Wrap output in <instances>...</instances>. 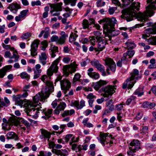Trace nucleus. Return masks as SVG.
<instances>
[{"label":"nucleus","mask_w":156,"mask_h":156,"mask_svg":"<svg viewBox=\"0 0 156 156\" xmlns=\"http://www.w3.org/2000/svg\"><path fill=\"white\" fill-rule=\"evenodd\" d=\"M41 79L45 83L47 87L43 88L41 92L38 93L33 98V102H29L27 107L28 115L34 119L38 117L39 112L41 111L38 107L35 108L37 107L39 101L44 102L45 100L49 97L50 93L54 90L53 83L48 80V76L43 75L41 77Z\"/></svg>","instance_id":"nucleus-1"},{"label":"nucleus","mask_w":156,"mask_h":156,"mask_svg":"<svg viewBox=\"0 0 156 156\" xmlns=\"http://www.w3.org/2000/svg\"><path fill=\"white\" fill-rule=\"evenodd\" d=\"M148 3H151L146 8V10L143 13H140L138 16V20L145 22L148 16L151 17L154 14L153 10L156 9V0H147Z\"/></svg>","instance_id":"nucleus-2"},{"label":"nucleus","mask_w":156,"mask_h":156,"mask_svg":"<svg viewBox=\"0 0 156 156\" xmlns=\"http://www.w3.org/2000/svg\"><path fill=\"white\" fill-rule=\"evenodd\" d=\"M140 3L139 2H133L130 6L129 9L123 10L122 11V14L121 18L126 19L127 21L129 22L133 20V17L135 15L134 10L135 9L138 10L139 9Z\"/></svg>","instance_id":"nucleus-3"},{"label":"nucleus","mask_w":156,"mask_h":156,"mask_svg":"<svg viewBox=\"0 0 156 156\" xmlns=\"http://www.w3.org/2000/svg\"><path fill=\"white\" fill-rule=\"evenodd\" d=\"M139 73V71L137 69H134L133 72L131 73L130 77L127 79L123 83L122 88L125 89L127 87H128V88L129 89L132 88L136 82V81L134 80L138 79H140L141 77V76H138Z\"/></svg>","instance_id":"nucleus-4"},{"label":"nucleus","mask_w":156,"mask_h":156,"mask_svg":"<svg viewBox=\"0 0 156 156\" xmlns=\"http://www.w3.org/2000/svg\"><path fill=\"white\" fill-rule=\"evenodd\" d=\"M99 23L101 24L104 23V32H107L109 30L112 29L114 28L115 24H116L117 21L114 17L111 19L104 18L101 20L99 21Z\"/></svg>","instance_id":"nucleus-5"},{"label":"nucleus","mask_w":156,"mask_h":156,"mask_svg":"<svg viewBox=\"0 0 156 156\" xmlns=\"http://www.w3.org/2000/svg\"><path fill=\"white\" fill-rule=\"evenodd\" d=\"M109 133H101L99 135L101 143L103 146L106 145V147H109L113 144L114 139L112 138V136Z\"/></svg>","instance_id":"nucleus-6"},{"label":"nucleus","mask_w":156,"mask_h":156,"mask_svg":"<svg viewBox=\"0 0 156 156\" xmlns=\"http://www.w3.org/2000/svg\"><path fill=\"white\" fill-rule=\"evenodd\" d=\"M41 133L45 138L48 139L47 141L48 142V145L49 148L54 149L55 147L56 149H59L61 148L62 147V144H58L55 143L54 141H50L49 140V138H50L51 134L47 131L41 129Z\"/></svg>","instance_id":"nucleus-7"},{"label":"nucleus","mask_w":156,"mask_h":156,"mask_svg":"<svg viewBox=\"0 0 156 156\" xmlns=\"http://www.w3.org/2000/svg\"><path fill=\"white\" fill-rule=\"evenodd\" d=\"M60 34L61 36L59 37L55 35L52 36L51 38V41L52 42H55L57 44L60 45L64 44L65 42L66 38L68 36L64 31H62Z\"/></svg>","instance_id":"nucleus-8"},{"label":"nucleus","mask_w":156,"mask_h":156,"mask_svg":"<svg viewBox=\"0 0 156 156\" xmlns=\"http://www.w3.org/2000/svg\"><path fill=\"white\" fill-rule=\"evenodd\" d=\"M16 116L10 117L9 122L7 123H3L2 124V129L5 131L10 129L11 126L14 125L17 126L19 124V122L17 119H19Z\"/></svg>","instance_id":"nucleus-9"},{"label":"nucleus","mask_w":156,"mask_h":156,"mask_svg":"<svg viewBox=\"0 0 156 156\" xmlns=\"http://www.w3.org/2000/svg\"><path fill=\"white\" fill-rule=\"evenodd\" d=\"M102 89L104 92V93L102 94L103 96L105 98H108L109 96H112L115 92L116 86L108 85L102 88Z\"/></svg>","instance_id":"nucleus-10"},{"label":"nucleus","mask_w":156,"mask_h":156,"mask_svg":"<svg viewBox=\"0 0 156 156\" xmlns=\"http://www.w3.org/2000/svg\"><path fill=\"white\" fill-rule=\"evenodd\" d=\"M105 61L106 65L108 66L106 72L108 74H110L109 72V70L113 72H115L116 69V66L113 60L111 58H105Z\"/></svg>","instance_id":"nucleus-11"},{"label":"nucleus","mask_w":156,"mask_h":156,"mask_svg":"<svg viewBox=\"0 0 156 156\" xmlns=\"http://www.w3.org/2000/svg\"><path fill=\"white\" fill-rule=\"evenodd\" d=\"M106 36V39L111 40L112 37H114L118 35L119 34V31L118 30H115L114 27L112 29L109 30L107 32H104Z\"/></svg>","instance_id":"nucleus-12"},{"label":"nucleus","mask_w":156,"mask_h":156,"mask_svg":"<svg viewBox=\"0 0 156 156\" xmlns=\"http://www.w3.org/2000/svg\"><path fill=\"white\" fill-rule=\"evenodd\" d=\"M140 148V144L137 140H133L130 144L129 149L132 151L133 152H135Z\"/></svg>","instance_id":"nucleus-13"},{"label":"nucleus","mask_w":156,"mask_h":156,"mask_svg":"<svg viewBox=\"0 0 156 156\" xmlns=\"http://www.w3.org/2000/svg\"><path fill=\"white\" fill-rule=\"evenodd\" d=\"M61 87L62 90L64 91L65 93L71 87V83L67 79H63L60 81Z\"/></svg>","instance_id":"nucleus-14"},{"label":"nucleus","mask_w":156,"mask_h":156,"mask_svg":"<svg viewBox=\"0 0 156 156\" xmlns=\"http://www.w3.org/2000/svg\"><path fill=\"white\" fill-rule=\"evenodd\" d=\"M108 82L105 80H100L96 82H93L91 86L96 90H98L102 86L106 85Z\"/></svg>","instance_id":"nucleus-15"},{"label":"nucleus","mask_w":156,"mask_h":156,"mask_svg":"<svg viewBox=\"0 0 156 156\" xmlns=\"http://www.w3.org/2000/svg\"><path fill=\"white\" fill-rule=\"evenodd\" d=\"M7 8L12 12L16 13L18 11V9L21 8V6L17 3L13 2L10 4Z\"/></svg>","instance_id":"nucleus-16"},{"label":"nucleus","mask_w":156,"mask_h":156,"mask_svg":"<svg viewBox=\"0 0 156 156\" xmlns=\"http://www.w3.org/2000/svg\"><path fill=\"white\" fill-rule=\"evenodd\" d=\"M106 36L105 37L101 38L100 40H99L98 43V48L99 49L100 51L103 50L105 48V45L107 44V42L108 39H106Z\"/></svg>","instance_id":"nucleus-17"},{"label":"nucleus","mask_w":156,"mask_h":156,"mask_svg":"<svg viewBox=\"0 0 156 156\" xmlns=\"http://www.w3.org/2000/svg\"><path fill=\"white\" fill-rule=\"evenodd\" d=\"M66 107V104L65 102L60 101L56 109L54 110L55 113L56 114L58 115L60 112L61 111L63 110Z\"/></svg>","instance_id":"nucleus-18"},{"label":"nucleus","mask_w":156,"mask_h":156,"mask_svg":"<svg viewBox=\"0 0 156 156\" xmlns=\"http://www.w3.org/2000/svg\"><path fill=\"white\" fill-rule=\"evenodd\" d=\"M41 68V66L40 64H37L36 65L35 68L34 69V79H37L40 76V74L42 71Z\"/></svg>","instance_id":"nucleus-19"},{"label":"nucleus","mask_w":156,"mask_h":156,"mask_svg":"<svg viewBox=\"0 0 156 156\" xmlns=\"http://www.w3.org/2000/svg\"><path fill=\"white\" fill-rule=\"evenodd\" d=\"M51 151L55 154L61 156H67L68 154V151L65 149H62V151L58 149H52Z\"/></svg>","instance_id":"nucleus-20"},{"label":"nucleus","mask_w":156,"mask_h":156,"mask_svg":"<svg viewBox=\"0 0 156 156\" xmlns=\"http://www.w3.org/2000/svg\"><path fill=\"white\" fill-rule=\"evenodd\" d=\"M60 60V57H59L52 63L50 67V68H51V69H52L54 70V73H56L58 71V67L57 66V65L59 63Z\"/></svg>","instance_id":"nucleus-21"},{"label":"nucleus","mask_w":156,"mask_h":156,"mask_svg":"<svg viewBox=\"0 0 156 156\" xmlns=\"http://www.w3.org/2000/svg\"><path fill=\"white\" fill-rule=\"evenodd\" d=\"M12 67L11 65H8L0 69V78H2L6 75L7 71Z\"/></svg>","instance_id":"nucleus-22"},{"label":"nucleus","mask_w":156,"mask_h":156,"mask_svg":"<svg viewBox=\"0 0 156 156\" xmlns=\"http://www.w3.org/2000/svg\"><path fill=\"white\" fill-rule=\"evenodd\" d=\"M39 60L40 62L43 66L45 65L47 63V55L44 52H42L39 55Z\"/></svg>","instance_id":"nucleus-23"},{"label":"nucleus","mask_w":156,"mask_h":156,"mask_svg":"<svg viewBox=\"0 0 156 156\" xmlns=\"http://www.w3.org/2000/svg\"><path fill=\"white\" fill-rule=\"evenodd\" d=\"M7 139H14L15 140H19L17 135L13 132H10L6 134Z\"/></svg>","instance_id":"nucleus-24"},{"label":"nucleus","mask_w":156,"mask_h":156,"mask_svg":"<svg viewBox=\"0 0 156 156\" xmlns=\"http://www.w3.org/2000/svg\"><path fill=\"white\" fill-rule=\"evenodd\" d=\"M125 46L126 48L129 49H131L135 48L136 47V45L133 41L131 40H128L125 43Z\"/></svg>","instance_id":"nucleus-25"},{"label":"nucleus","mask_w":156,"mask_h":156,"mask_svg":"<svg viewBox=\"0 0 156 156\" xmlns=\"http://www.w3.org/2000/svg\"><path fill=\"white\" fill-rule=\"evenodd\" d=\"M62 3H59L53 5L51 8V10L59 12L62 10Z\"/></svg>","instance_id":"nucleus-26"},{"label":"nucleus","mask_w":156,"mask_h":156,"mask_svg":"<svg viewBox=\"0 0 156 156\" xmlns=\"http://www.w3.org/2000/svg\"><path fill=\"white\" fill-rule=\"evenodd\" d=\"M78 65L76 64L75 62H73L72 63L69 65L70 66V73H74L76 70V69L77 68Z\"/></svg>","instance_id":"nucleus-27"},{"label":"nucleus","mask_w":156,"mask_h":156,"mask_svg":"<svg viewBox=\"0 0 156 156\" xmlns=\"http://www.w3.org/2000/svg\"><path fill=\"white\" fill-rule=\"evenodd\" d=\"M58 47L54 46L52 45L50 49L51 50V55L52 58H54L56 55L55 53L58 52Z\"/></svg>","instance_id":"nucleus-28"},{"label":"nucleus","mask_w":156,"mask_h":156,"mask_svg":"<svg viewBox=\"0 0 156 156\" xmlns=\"http://www.w3.org/2000/svg\"><path fill=\"white\" fill-rule=\"evenodd\" d=\"M143 88L140 87L136 90L134 93V94L137 95L138 96L140 97L144 94Z\"/></svg>","instance_id":"nucleus-29"},{"label":"nucleus","mask_w":156,"mask_h":156,"mask_svg":"<svg viewBox=\"0 0 156 156\" xmlns=\"http://www.w3.org/2000/svg\"><path fill=\"white\" fill-rule=\"evenodd\" d=\"M75 111L73 109H71L70 110H66L62 114V116L64 117L68 115H71L75 113Z\"/></svg>","instance_id":"nucleus-30"},{"label":"nucleus","mask_w":156,"mask_h":156,"mask_svg":"<svg viewBox=\"0 0 156 156\" xmlns=\"http://www.w3.org/2000/svg\"><path fill=\"white\" fill-rule=\"evenodd\" d=\"M46 110V109H43L42 112H43L47 117H50L51 115L53 110L52 109H48L47 111Z\"/></svg>","instance_id":"nucleus-31"},{"label":"nucleus","mask_w":156,"mask_h":156,"mask_svg":"<svg viewBox=\"0 0 156 156\" xmlns=\"http://www.w3.org/2000/svg\"><path fill=\"white\" fill-rule=\"evenodd\" d=\"M78 35L76 34V31L72 32L69 37V41L72 42L75 41Z\"/></svg>","instance_id":"nucleus-32"},{"label":"nucleus","mask_w":156,"mask_h":156,"mask_svg":"<svg viewBox=\"0 0 156 156\" xmlns=\"http://www.w3.org/2000/svg\"><path fill=\"white\" fill-rule=\"evenodd\" d=\"M83 28V29H88L89 27L90 24L88 20L86 19H84L82 23Z\"/></svg>","instance_id":"nucleus-33"},{"label":"nucleus","mask_w":156,"mask_h":156,"mask_svg":"<svg viewBox=\"0 0 156 156\" xmlns=\"http://www.w3.org/2000/svg\"><path fill=\"white\" fill-rule=\"evenodd\" d=\"M39 41L37 39L34 40L31 45V48L37 49L38 46Z\"/></svg>","instance_id":"nucleus-34"},{"label":"nucleus","mask_w":156,"mask_h":156,"mask_svg":"<svg viewBox=\"0 0 156 156\" xmlns=\"http://www.w3.org/2000/svg\"><path fill=\"white\" fill-rule=\"evenodd\" d=\"M51 155L52 153L51 152L41 151L37 156H51Z\"/></svg>","instance_id":"nucleus-35"},{"label":"nucleus","mask_w":156,"mask_h":156,"mask_svg":"<svg viewBox=\"0 0 156 156\" xmlns=\"http://www.w3.org/2000/svg\"><path fill=\"white\" fill-rule=\"evenodd\" d=\"M77 0H64L65 3L66 5L70 4L71 6L75 5Z\"/></svg>","instance_id":"nucleus-36"},{"label":"nucleus","mask_w":156,"mask_h":156,"mask_svg":"<svg viewBox=\"0 0 156 156\" xmlns=\"http://www.w3.org/2000/svg\"><path fill=\"white\" fill-rule=\"evenodd\" d=\"M22 79H25L27 80H28L30 78V76L26 73L23 72L20 75Z\"/></svg>","instance_id":"nucleus-37"},{"label":"nucleus","mask_w":156,"mask_h":156,"mask_svg":"<svg viewBox=\"0 0 156 156\" xmlns=\"http://www.w3.org/2000/svg\"><path fill=\"white\" fill-rule=\"evenodd\" d=\"M81 77V75L79 73L75 74L73 79V83H74L77 81H80V79Z\"/></svg>","instance_id":"nucleus-38"},{"label":"nucleus","mask_w":156,"mask_h":156,"mask_svg":"<svg viewBox=\"0 0 156 156\" xmlns=\"http://www.w3.org/2000/svg\"><path fill=\"white\" fill-rule=\"evenodd\" d=\"M90 78L94 80L98 79L99 77V74L98 73L94 72L89 76Z\"/></svg>","instance_id":"nucleus-39"},{"label":"nucleus","mask_w":156,"mask_h":156,"mask_svg":"<svg viewBox=\"0 0 156 156\" xmlns=\"http://www.w3.org/2000/svg\"><path fill=\"white\" fill-rule=\"evenodd\" d=\"M146 33H156V23L155 24L153 29L152 30L151 29H148L147 30L145 31Z\"/></svg>","instance_id":"nucleus-40"},{"label":"nucleus","mask_w":156,"mask_h":156,"mask_svg":"<svg viewBox=\"0 0 156 156\" xmlns=\"http://www.w3.org/2000/svg\"><path fill=\"white\" fill-rule=\"evenodd\" d=\"M63 71L65 73L69 74L70 73L69 65H66L64 66L63 69Z\"/></svg>","instance_id":"nucleus-41"},{"label":"nucleus","mask_w":156,"mask_h":156,"mask_svg":"<svg viewBox=\"0 0 156 156\" xmlns=\"http://www.w3.org/2000/svg\"><path fill=\"white\" fill-rule=\"evenodd\" d=\"M31 35V34L30 33L27 32L23 34L21 36V38L23 40L26 39L30 37Z\"/></svg>","instance_id":"nucleus-42"},{"label":"nucleus","mask_w":156,"mask_h":156,"mask_svg":"<svg viewBox=\"0 0 156 156\" xmlns=\"http://www.w3.org/2000/svg\"><path fill=\"white\" fill-rule=\"evenodd\" d=\"M99 39H97L95 36L92 37L90 38V41L91 44L93 45L95 44V43L98 41L100 40Z\"/></svg>","instance_id":"nucleus-43"},{"label":"nucleus","mask_w":156,"mask_h":156,"mask_svg":"<svg viewBox=\"0 0 156 156\" xmlns=\"http://www.w3.org/2000/svg\"><path fill=\"white\" fill-rule=\"evenodd\" d=\"M54 72V70L49 67L47 70V74L48 77H49V78H50V76H52L53 74V73Z\"/></svg>","instance_id":"nucleus-44"},{"label":"nucleus","mask_w":156,"mask_h":156,"mask_svg":"<svg viewBox=\"0 0 156 156\" xmlns=\"http://www.w3.org/2000/svg\"><path fill=\"white\" fill-rule=\"evenodd\" d=\"M123 105H125V104L123 102H122L119 104L117 105H115L116 109L118 111H120L123 108Z\"/></svg>","instance_id":"nucleus-45"},{"label":"nucleus","mask_w":156,"mask_h":156,"mask_svg":"<svg viewBox=\"0 0 156 156\" xmlns=\"http://www.w3.org/2000/svg\"><path fill=\"white\" fill-rule=\"evenodd\" d=\"M2 45L4 48L6 50L10 49V50L11 51H13L14 50V49H15L13 47H11L10 45H6L4 43H2Z\"/></svg>","instance_id":"nucleus-46"},{"label":"nucleus","mask_w":156,"mask_h":156,"mask_svg":"<svg viewBox=\"0 0 156 156\" xmlns=\"http://www.w3.org/2000/svg\"><path fill=\"white\" fill-rule=\"evenodd\" d=\"M91 63L92 65L93 66L95 67V68L97 66H98V65H99L100 63L99 62V61L96 59H94L93 61H91Z\"/></svg>","instance_id":"nucleus-47"},{"label":"nucleus","mask_w":156,"mask_h":156,"mask_svg":"<svg viewBox=\"0 0 156 156\" xmlns=\"http://www.w3.org/2000/svg\"><path fill=\"white\" fill-rule=\"evenodd\" d=\"M94 33V35L95 36V37H96L97 39H99L100 40L101 38H102V37H101V33H100L99 31H95Z\"/></svg>","instance_id":"nucleus-48"},{"label":"nucleus","mask_w":156,"mask_h":156,"mask_svg":"<svg viewBox=\"0 0 156 156\" xmlns=\"http://www.w3.org/2000/svg\"><path fill=\"white\" fill-rule=\"evenodd\" d=\"M136 98V97L135 96H132L127 100L126 101V104L127 105H129L133 100H134Z\"/></svg>","instance_id":"nucleus-49"},{"label":"nucleus","mask_w":156,"mask_h":156,"mask_svg":"<svg viewBox=\"0 0 156 156\" xmlns=\"http://www.w3.org/2000/svg\"><path fill=\"white\" fill-rule=\"evenodd\" d=\"M88 145L87 144H85L83 145L80 146L78 147V151H80L81 149H83L85 151H86L87 149Z\"/></svg>","instance_id":"nucleus-50"},{"label":"nucleus","mask_w":156,"mask_h":156,"mask_svg":"<svg viewBox=\"0 0 156 156\" xmlns=\"http://www.w3.org/2000/svg\"><path fill=\"white\" fill-rule=\"evenodd\" d=\"M73 142H71L70 143V144L72 146V148L73 150H76V152L78 151V147H77V145L76 144H73Z\"/></svg>","instance_id":"nucleus-51"},{"label":"nucleus","mask_w":156,"mask_h":156,"mask_svg":"<svg viewBox=\"0 0 156 156\" xmlns=\"http://www.w3.org/2000/svg\"><path fill=\"white\" fill-rule=\"evenodd\" d=\"M139 44L140 46L143 47L145 50L148 49L150 48V46L147 45H146L143 42L139 43Z\"/></svg>","instance_id":"nucleus-52"},{"label":"nucleus","mask_w":156,"mask_h":156,"mask_svg":"<svg viewBox=\"0 0 156 156\" xmlns=\"http://www.w3.org/2000/svg\"><path fill=\"white\" fill-rule=\"evenodd\" d=\"M148 42L150 43L152 45H156V37L153 38L148 39Z\"/></svg>","instance_id":"nucleus-53"},{"label":"nucleus","mask_w":156,"mask_h":156,"mask_svg":"<svg viewBox=\"0 0 156 156\" xmlns=\"http://www.w3.org/2000/svg\"><path fill=\"white\" fill-rule=\"evenodd\" d=\"M60 101L58 100H55L53 101L51 104L53 108H55L57 106V105H58Z\"/></svg>","instance_id":"nucleus-54"},{"label":"nucleus","mask_w":156,"mask_h":156,"mask_svg":"<svg viewBox=\"0 0 156 156\" xmlns=\"http://www.w3.org/2000/svg\"><path fill=\"white\" fill-rule=\"evenodd\" d=\"M73 135L71 134H67L66 136L64 137V139L65 141L66 142H68L70 138H72Z\"/></svg>","instance_id":"nucleus-55"},{"label":"nucleus","mask_w":156,"mask_h":156,"mask_svg":"<svg viewBox=\"0 0 156 156\" xmlns=\"http://www.w3.org/2000/svg\"><path fill=\"white\" fill-rule=\"evenodd\" d=\"M37 49L31 48V55L33 56H34L37 55Z\"/></svg>","instance_id":"nucleus-56"},{"label":"nucleus","mask_w":156,"mask_h":156,"mask_svg":"<svg viewBox=\"0 0 156 156\" xmlns=\"http://www.w3.org/2000/svg\"><path fill=\"white\" fill-rule=\"evenodd\" d=\"M128 55V51L123 54V57L122 58V60H123V63H126V57Z\"/></svg>","instance_id":"nucleus-57"},{"label":"nucleus","mask_w":156,"mask_h":156,"mask_svg":"<svg viewBox=\"0 0 156 156\" xmlns=\"http://www.w3.org/2000/svg\"><path fill=\"white\" fill-rule=\"evenodd\" d=\"M95 109L93 111V112L94 114H96L97 113V111L101 109V107L98 105H96L95 107Z\"/></svg>","instance_id":"nucleus-58"},{"label":"nucleus","mask_w":156,"mask_h":156,"mask_svg":"<svg viewBox=\"0 0 156 156\" xmlns=\"http://www.w3.org/2000/svg\"><path fill=\"white\" fill-rule=\"evenodd\" d=\"M41 5V2L39 0L31 2V5L32 6L35 5Z\"/></svg>","instance_id":"nucleus-59"},{"label":"nucleus","mask_w":156,"mask_h":156,"mask_svg":"<svg viewBox=\"0 0 156 156\" xmlns=\"http://www.w3.org/2000/svg\"><path fill=\"white\" fill-rule=\"evenodd\" d=\"M12 51H13V56H11V57H12L13 58H14L15 59H18L19 57L17 55V51L14 49Z\"/></svg>","instance_id":"nucleus-60"},{"label":"nucleus","mask_w":156,"mask_h":156,"mask_svg":"<svg viewBox=\"0 0 156 156\" xmlns=\"http://www.w3.org/2000/svg\"><path fill=\"white\" fill-rule=\"evenodd\" d=\"M85 106V101L83 100H81L79 104V107H78V109L82 108Z\"/></svg>","instance_id":"nucleus-61"},{"label":"nucleus","mask_w":156,"mask_h":156,"mask_svg":"<svg viewBox=\"0 0 156 156\" xmlns=\"http://www.w3.org/2000/svg\"><path fill=\"white\" fill-rule=\"evenodd\" d=\"M141 131L142 132H141V133L142 132L144 134L147 133L148 131V127L147 126H144L143 127Z\"/></svg>","instance_id":"nucleus-62"},{"label":"nucleus","mask_w":156,"mask_h":156,"mask_svg":"<svg viewBox=\"0 0 156 156\" xmlns=\"http://www.w3.org/2000/svg\"><path fill=\"white\" fill-rule=\"evenodd\" d=\"M116 9L115 7H111L109 8L108 9L109 13L111 15L113 14L116 10Z\"/></svg>","instance_id":"nucleus-63"},{"label":"nucleus","mask_w":156,"mask_h":156,"mask_svg":"<svg viewBox=\"0 0 156 156\" xmlns=\"http://www.w3.org/2000/svg\"><path fill=\"white\" fill-rule=\"evenodd\" d=\"M96 68L98 70L101 71L103 70V69L105 68V67L103 66L100 63L96 67Z\"/></svg>","instance_id":"nucleus-64"}]
</instances>
